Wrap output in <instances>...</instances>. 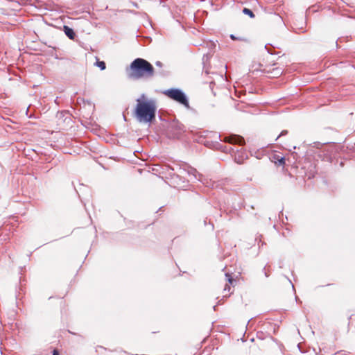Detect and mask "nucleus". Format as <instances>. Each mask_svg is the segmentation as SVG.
<instances>
[{"label":"nucleus","mask_w":355,"mask_h":355,"mask_svg":"<svg viewBox=\"0 0 355 355\" xmlns=\"http://www.w3.org/2000/svg\"><path fill=\"white\" fill-rule=\"evenodd\" d=\"M142 94L136 100L137 104L134 110V116L139 123L151 124L155 121L157 113V102L155 99H145Z\"/></svg>","instance_id":"nucleus-1"},{"label":"nucleus","mask_w":355,"mask_h":355,"mask_svg":"<svg viewBox=\"0 0 355 355\" xmlns=\"http://www.w3.org/2000/svg\"><path fill=\"white\" fill-rule=\"evenodd\" d=\"M128 78L139 79L141 78H152L155 74L153 66L144 58H136L127 69Z\"/></svg>","instance_id":"nucleus-2"},{"label":"nucleus","mask_w":355,"mask_h":355,"mask_svg":"<svg viewBox=\"0 0 355 355\" xmlns=\"http://www.w3.org/2000/svg\"><path fill=\"white\" fill-rule=\"evenodd\" d=\"M168 173L173 179H177L182 183L186 182L185 175H193L197 179V174L200 175L196 168L189 166L187 164L180 166L175 164L173 166H168Z\"/></svg>","instance_id":"nucleus-3"},{"label":"nucleus","mask_w":355,"mask_h":355,"mask_svg":"<svg viewBox=\"0 0 355 355\" xmlns=\"http://www.w3.org/2000/svg\"><path fill=\"white\" fill-rule=\"evenodd\" d=\"M163 94L169 98L184 105L187 109L190 110L189 98L186 94L179 88H170L163 92Z\"/></svg>","instance_id":"nucleus-4"},{"label":"nucleus","mask_w":355,"mask_h":355,"mask_svg":"<svg viewBox=\"0 0 355 355\" xmlns=\"http://www.w3.org/2000/svg\"><path fill=\"white\" fill-rule=\"evenodd\" d=\"M185 131L183 124L177 120L172 121L166 130V135L169 139H179Z\"/></svg>","instance_id":"nucleus-5"},{"label":"nucleus","mask_w":355,"mask_h":355,"mask_svg":"<svg viewBox=\"0 0 355 355\" xmlns=\"http://www.w3.org/2000/svg\"><path fill=\"white\" fill-rule=\"evenodd\" d=\"M218 137L221 138L220 141L223 142H227L231 144H239L240 146L245 144V140L243 137L238 135L230 134L225 136H221L219 135Z\"/></svg>","instance_id":"nucleus-6"},{"label":"nucleus","mask_w":355,"mask_h":355,"mask_svg":"<svg viewBox=\"0 0 355 355\" xmlns=\"http://www.w3.org/2000/svg\"><path fill=\"white\" fill-rule=\"evenodd\" d=\"M63 31L65 35L70 39L73 40L76 37V33L73 29L68 26L64 25L63 26Z\"/></svg>","instance_id":"nucleus-7"},{"label":"nucleus","mask_w":355,"mask_h":355,"mask_svg":"<svg viewBox=\"0 0 355 355\" xmlns=\"http://www.w3.org/2000/svg\"><path fill=\"white\" fill-rule=\"evenodd\" d=\"M218 148H220L223 152L224 153H234L236 151H239V150H234V148L230 147H227L226 146H223L222 144H218Z\"/></svg>","instance_id":"nucleus-8"},{"label":"nucleus","mask_w":355,"mask_h":355,"mask_svg":"<svg viewBox=\"0 0 355 355\" xmlns=\"http://www.w3.org/2000/svg\"><path fill=\"white\" fill-rule=\"evenodd\" d=\"M273 158L275 159V163L279 166L284 165L285 164V158L277 155H275Z\"/></svg>","instance_id":"nucleus-9"},{"label":"nucleus","mask_w":355,"mask_h":355,"mask_svg":"<svg viewBox=\"0 0 355 355\" xmlns=\"http://www.w3.org/2000/svg\"><path fill=\"white\" fill-rule=\"evenodd\" d=\"M270 73H272L273 77H277L282 74L283 71L282 70V69L277 67V68L272 69V70L270 71Z\"/></svg>","instance_id":"nucleus-10"},{"label":"nucleus","mask_w":355,"mask_h":355,"mask_svg":"<svg viewBox=\"0 0 355 355\" xmlns=\"http://www.w3.org/2000/svg\"><path fill=\"white\" fill-rule=\"evenodd\" d=\"M243 12L245 15H248L250 18H254L255 17V15H254V12H252V10H251L249 8H244L243 10Z\"/></svg>","instance_id":"nucleus-11"},{"label":"nucleus","mask_w":355,"mask_h":355,"mask_svg":"<svg viewBox=\"0 0 355 355\" xmlns=\"http://www.w3.org/2000/svg\"><path fill=\"white\" fill-rule=\"evenodd\" d=\"M96 65L100 68L101 70H105L106 68V64L104 61L97 60L96 62Z\"/></svg>","instance_id":"nucleus-12"},{"label":"nucleus","mask_w":355,"mask_h":355,"mask_svg":"<svg viewBox=\"0 0 355 355\" xmlns=\"http://www.w3.org/2000/svg\"><path fill=\"white\" fill-rule=\"evenodd\" d=\"M230 37L232 40H239V41H245L246 42L247 40L245 38H243V37H236V35H234V34H231L230 35Z\"/></svg>","instance_id":"nucleus-13"},{"label":"nucleus","mask_w":355,"mask_h":355,"mask_svg":"<svg viewBox=\"0 0 355 355\" xmlns=\"http://www.w3.org/2000/svg\"><path fill=\"white\" fill-rule=\"evenodd\" d=\"M268 45L271 46L270 44H266L265 46V49L267 50L268 53L272 54V55L274 54V53L272 51V50L268 48Z\"/></svg>","instance_id":"nucleus-14"},{"label":"nucleus","mask_w":355,"mask_h":355,"mask_svg":"<svg viewBox=\"0 0 355 355\" xmlns=\"http://www.w3.org/2000/svg\"><path fill=\"white\" fill-rule=\"evenodd\" d=\"M287 134H288V131H287V130H282V131L281 132L280 135H279L277 137V138L276 139V140H277L279 137H282V136L286 135Z\"/></svg>","instance_id":"nucleus-15"},{"label":"nucleus","mask_w":355,"mask_h":355,"mask_svg":"<svg viewBox=\"0 0 355 355\" xmlns=\"http://www.w3.org/2000/svg\"><path fill=\"white\" fill-rule=\"evenodd\" d=\"M234 159H235V162L239 163V164H241L242 163V158H241L240 156H239V157L235 156Z\"/></svg>","instance_id":"nucleus-16"},{"label":"nucleus","mask_w":355,"mask_h":355,"mask_svg":"<svg viewBox=\"0 0 355 355\" xmlns=\"http://www.w3.org/2000/svg\"><path fill=\"white\" fill-rule=\"evenodd\" d=\"M225 276L227 277V280H228V282H229L230 284H232V281H233L232 277L230 275H229L228 274H227V273L225 274Z\"/></svg>","instance_id":"nucleus-17"},{"label":"nucleus","mask_w":355,"mask_h":355,"mask_svg":"<svg viewBox=\"0 0 355 355\" xmlns=\"http://www.w3.org/2000/svg\"><path fill=\"white\" fill-rule=\"evenodd\" d=\"M230 288H231L230 286V285L226 284V285H225V288H224V291H224V292H225V291H227L229 292V291H230Z\"/></svg>","instance_id":"nucleus-18"},{"label":"nucleus","mask_w":355,"mask_h":355,"mask_svg":"<svg viewBox=\"0 0 355 355\" xmlns=\"http://www.w3.org/2000/svg\"><path fill=\"white\" fill-rule=\"evenodd\" d=\"M155 64H156V66H158V67H160L162 66V63L160 61H157L155 62Z\"/></svg>","instance_id":"nucleus-19"},{"label":"nucleus","mask_w":355,"mask_h":355,"mask_svg":"<svg viewBox=\"0 0 355 355\" xmlns=\"http://www.w3.org/2000/svg\"><path fill=\"white\" fill-rule=\"evenodd\" d=\"M52 355H60V354L57 349H54Z\"/></svg>","instance_id":"nucleus-20"},{"label":"nucleus","mask_w":355,"mask_h":355,"mask_svg":"<svg viewBox=\"0 0 355 355\" xmlns=\"http://www.w3.org/2000/svg\"><path fill=\"white\" fill-rule=\"evenodd\" d=\"M222 304V300H220L218 302H217V305H220Z\"/></svg>","instance_id":"nucleus-21"},{"label":"nucleus","mask_w":355,"mask_h":355,"mask_svg":"<svg viewBox=\"0 0 355 355\" xmlns=\"http://www.w3.org/2000/svg\"><path fill=\"white\" fill-rule=\"evenodd\" d=\"M216 306H217V304H216V305H214V306H213V309H214V311H216Z\"/></svg>","instance_id":"nucleus-22"},{"label":"nucleus","mask_w":355,"mask_h":355,"mask_svg":"<svg viewBox=\"0 0 355 355\" xmlns=\"http://www.w3.org/2000/svg\"><path fill=\"white\" fill-rule=\"evenodd\" d=\"M265 276H266V277H268V274L266 272H265Z\"/></svg>","instance_id":"nucleus-23"},{"label":"nucleus","mask_w":355,"mask_h":355,"mask_svg":"<svg viewBox=\"0 0 355 355\" xmlns=\"http://www.w3.org/2000/svg\"><path fill=\"white\" fill-rule=\"evenodd\" d=\"M227 297V294H225V295H223V297Z\"/></svg>","instance_id":"nucleus-24"},{"label":"nucleus","mask_w":355,"mask_h":355,"mask_svg":"<svg viewBox=\"0 0 355 355\" xmlns=\"http://www.w3.org/2000/svg\"><path fill=\"white\" fill-rule=\"evenodd\" d=\"M340 166H343V162H340Z\"/></svg>","instance_id":"nucleus-25"}]
</instances>
